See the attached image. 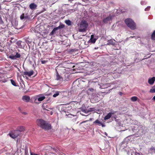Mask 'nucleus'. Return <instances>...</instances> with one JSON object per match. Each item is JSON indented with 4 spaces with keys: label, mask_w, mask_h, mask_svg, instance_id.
I'll use <instances>...</instances> for the list:
<instances>
[{
    "label": "nucleus",
    "mask_w": 155,
    "mask_h": 155,
    "mask_svg": "<svg viewBox=\"0 0 155 155\" xmlns=\"http://www.w3.org/2000/svg\"><path fill=\"white\" fill-rule=\"evenodd\" d=\"M57 69L58 70V71L56 70L57 74L56 80H62L63 77L60 76L58 72L60 73L61 74L62 73L63 74H64V76L65 77H64L63 78L65 79V80L68 81L69 79V75L68 74L65 73V69L64 68H62L60 67H58Z\"/></svg>",
    "instance_id": "f257e3e1"
},
{
    "label": "nucleus",
    "mask_w": 155,
    "mask_h": 155,
    "mask_svg": "<svg viewBox=\"0 0 155 155\" xmlns=\"http://www.w3.org/2000/svg\"><path fill=\"white\" fill-rule=\"evenodd\" d=\"M36 122L37 125L45 130H48L51 129V124L42 119L37 120Z\"/></svg>",
    "instance_id": "f03ea898"
},
{
    "label": "nucleus",
    "mask_w": 155,
    "mask_h": 155,
    "mask_svg": "<svg viewBox=\"0 0 155 155\" xmlns=\"http://www.w3.org/2000/svg\"><path fill=\"white\" fill-rule=\"evenodd\" d=\"M124 22L132 30H134L136 28L135 23L132 19L127 18L124 20Z\"/></svg>",
    "instance_id": "7ed1b4c3"
},
{
    "label": "nucleus",
    "mask_w": 155,
    "mask_h": 155,
    "mask_svg": "<svg viewBox=\"0 0 155 155\" xmlns=\"http://www.w3.org/2000/svg\"><path fill=\"white\" fill-rule=\"evenodd\" d=\"M88 25V24L86 21H82L80 24L79 31L80 32L85 31L86 30Z\"/></svg>",
    "instance_id": "20e7f679"
},
{
    "label": "nucleus",
    "mask_w": 155,
    "mask_h": 155,
    "mask_svg": "<svg viewBox=\"0 0 155 155\" xmlns=\"http://www.w3.org/2000/svg\"><path fill=\"white\" fill-rule=\"evenodd\" d=\"M19 133L18 131H15L9 133L8 135L13 139H15L19 135Z\"/></svg>",
    "instance_id": "39448f33"
},
{
    "label": "nucleus",
    "mask_w": 155,
    "mask_h": 155,
    "mask_svg": "<svg viewBox=\"0 0 155 155\" xmlns=\"http://www.w3.org/2000/svg\"><path fill=\"white\" fill-rule=\"evenodd\" d=\"M15 55L12 54L9 56V58L12 60H15L17 58H19L21 57V55L20 54L18 53L16 51V52L14 53Z\"/></svg>",
    "instance_id": "423d86ee"
},
{
    "label": "nucleus",
    "mask_w": 155,
    "mask_h": 155,
    "mask_svg": "<svg viewBox=\"0 0 155 155\" xmlns=\"http://www.w3.org/2000/svg\"><path fill=\"white\" fill-rule=\"evenodd\" d=\"M116 112L112 111L108 113L104 117V120H106L110 119L112 115L114 114Z\"/></svg>",
    "instance_id": "0eeeda50"
},
{
    "label": "nucleus",
    "mask_w": 155,
    "mask_h": 155,
    "mask_svg": "<svg viewBox=\"0 0 155 155\" xmlns=\"http://www.w3.org/2000/svg\"><path fill=\"white\" fill-rule=\"evenodd\" d=\"M112 19V17L110 16H108L107 17L104 18L102 22L104 24H107L108 21H110Z\"/></svg>",
    "instance_id": "6e6552de"
},
{
    "label": "nucleus",
    "mask_w": 155,
    "mask_h": 155,
    "mask_svg": "<svg viewBox=\"0 0 155 155\" xmlns=\"http://www.w3.org/2000/svg\"><path fill=\"white\" fill-rule=\"evenodd\" d=\"M23 74L24 75H27L29 77H30L33 75L34 74V71L33 70H31L29 72H24Z\"/></svg>",
    "instance_id": "1a4fd4ad"
},
{
    "label": "nucleus",
    "mask_w": 155,
    "mask_h": 155,
    "mask_svg": "<svg viewBox=\"0 0 155 155\" xmlns=\"http://www.w3.org/2000/svg\"><path fill=\"white\" fill-rule=\"evenodd\" d=\"M155 81V77L149 78L148 80V83L150 85L153 84Z\"/></svg>",
    "instance_id": "9d476101"
},
{
    "label": "nucleus",
    "mask_w": 155,
    "mask_h": 155,
    "mask_svg": "<svg viewBox=\"0 0 155 155\" xmlns=\"http://www.w3.org/2000/svg\"><path fill=\"white\" fill-rule=\"evenodd\" d=\"M22 99L23 101L28 102L30 100V97L28 96H24L22 97Z\"/></svg>",
    "instance_id": "9b49d317"
},
{
    "label": "nucleus",
    "mask_w": 155,
    "mask_h": 155,
    "mask_svg": "<svg viewBox=\"0 0 155 155\" xmlns=\"http://www.w3.org/2000/svg\"><path fill=\"white\" fill-rule=\"evenodd\" d=\"M29 7L30 9L33 10L36 8L37 5L34 3H32L29 5Z\"/></svg>",
    "instance_id": "f8f14e48"
},
{
    "label": "nucleus",
    "mask_w": 155,
    "mask_h": 155,
    "mask_svg": "<svg viewBox=\"0 0 155 155\" xmlns=\"http://www.w3.org/2000/svg\"><path fill=\"white\" fill-rule=\"evenodd\" d=\"M0 81L2 83H5L7 81L6 79H5L4 76V74H2L0 76Z\"/></svg>",
    "instance_id": "ddd939ff"
},
{
    "label": "nucleus",
    "mask_w": 155,
    "mask_h": 155,
    "mask_svg": "<svg viewBox=\"0 0 155 155\" xmlns=\"http://www.w3.org/2000/svg\"><path fill=\"white\" fill-rule=\"evenodd\" d=\"M93 124L96 125L101 126V122L98 119H97L93 122Z\"/></svg>",
    "instance_id": "4468645a"
},
{
    "label": "nucleus",
    "mask_w": 155,
    "mask_h": 155,
    "mask_svg": "<svg viewBox=\"0 0 155 155\" xmlns=\"http://www.w3.org/2000/svg\"><path fill=\"white\" fill-rule=\"evenodd\" d=\"M97 39L94 38V35H91L90 41L92 43H94L96 42Z\"/></svg>",
    "instance_id": "2eb2a0df"
},
{
    "label": "nucleus",
    "mask_w": 155,
    "mask_h": 155,
    "mask_svg": "<svg viewBox=\"0 0 155 155\" xmlns=\"http://www.w3.org/2000/svg\"><path fill=\"white\" fill-rule=\"evenodd\" d=\"M57 30H58L56 27L54 28L52 30L51 32L50 33L49 35L51 36L54 35L55 32V31Z\"/></svg>",
    "instance_id": "dca6fc26"
},
{
    "label": "nucleus",
    "mask_w": 155,
    "mask_h": 155,
    "mask_svg": "<svg viewBox=\"0 0 155 155\" xmlns=\"http://www.w3.org/2000/svg\"><path fill=\"white\" fill-rule=\"evenodd\" d=\"M64 26L65 25L64 24L61 23L59 26L57 27L56 28H57V30H58L59 29H61L64 28Z\"/></svg>",
    "instance_id": "f3484780"
},
{
    "label": "nucleus",
    "mask_w": 155,
    "mask_h": 155,
    "mask_svg": "<svg viewBox=\"0 0 155 155\" xmlns=\"http://www.w3.org/2000/svg\"><path fill=\"white\" fill-rule=\"evenodd\" d=\"M138 99V98L137 97L134 96L130 98V100L131 101L134 102L137 101Z\"/></svg>",
    "instance_id": "a211bd4d"
},
{
    "label": "nucleus",
    "mask_w": 155,
    "mask_h": 155,
    "mask_svg": "<svg viewBox=\"0 0 155 155\" xmlns=\"http://www.w3.org/2000/svg\"><path fill=\"white\" fill-rule=\"evenodd\" d=\"M151 39L152 40H155V30L153 31L151 35Z\"/></svg>",
    "instance_id": "6ab92c4d"
},
{
    "label": "nucleus",
    "mask_w": 155,
    "mask_h": 155,
    "mask_svg": "<svg viewBox=\"0 0 155 155\" xmlns=\"http://www.w3.org/2000/svg\"><path fill=\"white\" fill-rule=\"evenodd\" d=\"M27 18V16H25V14L24 13H22V14L20 16V18L21 20H23L25 18Z\"/></svg>",
    "instance_id": "aec40b11"
},
{
    "label": "nucleus",
    "mask_w": 155,
    "mask_h": 155,
    "mask_svg": "<svg viewBox=\"0 0 155 155\" xmlns=\"http://www.w3.org/2000/svg\"><path fill=\"white\" fill-rule=\"evenodd\" d=\"M108 44L109 45H114L115 44V42L112 40H110L108 41Z\"/></svg>",
    "instance_id": "412c9836"
},
{
    "label": "nucleus",
    "mask_w": 155,
    "mask_h": 155,
    "mask_svg": "<svg viewBox=\"0 0 155 155\" xmlns=\"http://www.w3.org/2000/svg\"><path fill=\"white\" fill-rule=\"evenodd\" d=\"M60 92L58 91H56L55 93L53 95V97H57V96L59 95Z\"/></svg>",
    "instance_id": "4be33fe9"
},
{
    "label": "nucleus",
    "mask_w": 155,
    "mask_h": 155,
    "mask_svg": "<svg viewBox=\"0 0 155 155\" xmlns=\"http://www.w3.org/2000/svg\"><path fill=\"white\" fill-rule=\"evenodd\" d=\"M45 98V97L44 96H42L40 97H39L38 100V101H41L43 100Z\"/></svg>",
    "instance_id": "5701e85b"
},
{
    "label": "nucleus",
    "mask_w": 155,
    "mask_h": 155,
    "mask_svg": "<svg viewBox=\"0 0 155 155\" xmlns=\"http://www.w3.org/2000/svg\"><path fill=\"white\" fill-rule=\"evenodd\" d=\"M6 26H5L4 25V23L3 24H0V29H3L5 28Z\"/></svg>",
    "instance_id": "b1692460"
},
{
    "label": "nucleus",
    "mask_w": 155,
    "mask_h": 155,
    "mask_svg": "<svg viewBox=\"0 0 155 155\" xmlns=\"http://www.w3.org/2000/svg\"><path fill=\"white\" fill-rule=\"evenodd\" d=\"M10 80L11 81L12 84L13 86H17L16 84V83L15 82V81L14 80H12V79H11Z\"/></svg>",
    "instance_id": "393cba45"
},
{
    "label": "nucleus",
    "mask_w": 155,
    "mask_h": 155,
    "mask_svg": "<svg viewBox=\"0 0 155 155\" xmlns=\"http://www.w3.org/2000/svg\"><path fill=\"white\" fill-rule=\"evenodd\" d=\"M19 130L18 131H23L24 130V127L22 126H20L19 127Z\"/></svg>",
    "instance_id": "a878e982"
},
{
    "label": "nucleus",
    "mask_w": 155,
    "mask_h": 155,
    "mask_svg": "<svg viewBox=\"0 0 155 155\" xmlns=\"http://www.w3.org/2000/svg\"><path fill=\"white\" fill-rule=\"evenodd\" d=\"M65 22L67 25H70L71 24V22L69 20H66L65 21Z\"/></svg>",
    "instance_id": "bb28decb"
},
{
    "label": "nucleus",
    "mask_w": 155,
    "mask_h": 155,
    "mask_svg": "<svg viewBox=\"0 0 155 155\" xmlns=\"http://www.w3.org/2000/svg\"><path fill=\"white\" fill-rule=\"evenodd\" d=\"M94 110V108H89L88 110V112L92 111Z\"/></svg>",
    "instance_id": "cd10ccee"
},
{
    "label": "nucleus",
    "mask_w": 155,
    "mask_h": 155,
    "mask_svg": "<svg viewBox=\"0 0 155 155\" xmlns=\"http://www.w3.org/2000/svg\"><path fill=\"white\" fill-rule=\"evenodd\" d=\"M41 61L42 64H45L48 61H47L41 60Z\"/></svg>",
    "instance_id": "c85d7f7f"
},
{
    "label": "nucleus",
    "mask_w": 155,
    "mask_h": 155,
    "mask_svg": "<svg viewBox=\"0 0 155 155\" xmlns=\"http://www.w3.org/2000/svg\"><path fill=\"white\" fill-rule=\"evenodd\" d=\"M150 150H154V152L155 153V148L153 146L151 147L150 149Z\"/></svg>",
    "instance_id": "c756f323"
},
{
    "label": "nucleus",
    "mask_w": 155,
    "mask_h": 155,
    "mask_svg": "<svg viewBox=\"0 0 155 155\" xmlns=\"http://www.w3.org/2000/svg\"><path fill=\"white\" fill-rule=\"evenodd\" d=\"M150 6H148L147 8H145V11H147L150 10Z\"/></svg>",
    "instance_id": "7c9ffc66"
},
{
    "label": "nucleus",
    "mask_w": 155,
    "mask_h": 155,
    "mask_svg": "<svg viewBox=\"0 0 155 155\" xmlns=\"http://www.w3.org/2000/svg\"><path fill=\"white\" fill-rule=\"evenodd\" d=\"M3 21L2 20L1 16H0V24H3Z\"/></svg>",
    "instance_id": "2f4dec72"
},
{
    "label": "nucleus",
    "mask_w": 155,
    "mask_h": 155,
    "mask_svg": "<svg viewBox=\"0 0 155 155\" xmlns=\"http://www.w3.org/2000/svg\"><path fill=\"white\" fill-rule=\"evenodd\" d=\"M13 39H14V38H12V37L11 38V40H10V41H9L11 43H12V40H13Z\"/></svg>",
    "instance_id": "473e14b6"
},
{
    "label": "nucleus",
    "mask_w": 155,
    "mask_h": 155,
    "mask_svg": "<svg viewBox=\"0 0 155 155\" xmlns=\"http://www.w3.org/2000/svg\"><path fill=\"white\" fill-rule=\"evenodd\" d=\"M89 90L91 91H93L94 89L93 88H91L89 89Z\"/></svg>",
    "instance_id": "72a5a7b5"
},
{
    "label": "nucleus",
    "mask_w": 155,
    "mask_h": 155,
    "mask_svg": "<svg viewBox=\"0 0 155 155\" xmlns=\"http://www.w3.org/2000/svg\"><path fill=\"white\" fill-rule=\"evenodd\" d=\"M101 125L102 126V127H104L105 126V125H104V124H102V123H101Z\"/></svg>",
    "instance_id": "f704fd0d"
},
{
    "label": "nucleus",
    "mask_w": 155,
    "mask_h": 155,
    "mask_svg": "<svg viewBox=\"0 0 155 155\" xmlns=\"http://www.w3.org/2000/svg\"><path fill=\"white\" fill-rule=\"evenodd\" d=\"M119 94L121 96V95H122V93L121 92H119Z\"/></svg>",
    "instance_id": "c9c22d12"
},
{
    "label": "nucleus",
    "mask_w": 155,
    "mask_h": 155,
    "mask_svg": "<svg viewBox=\"0 0 155 155\" xmlns=\"http://www.w3.org/2000/svg\"><path fill=\"white\" fill-rule=\"evenodd\" d=\"M12 0H5V1L7 2H10Z\"/></svg>",
    "instance_id": "e433bc0d"
},
{
    "label": "nucleus",
    "mask_w": 155,
    "mask_h": 155,
    "mask_svg": "<svg viewBox=\"0 0 155 155\" xmlns=\"http://www.w3.org/2000/svg\"><path fill=\"white\" fill-rule=\"evenodd\" d=\"M153 99L154 101H155V96H154L153 97Z\"/></svg>",
    "instance_id": "4c0bfd02"
},
{
    "label": "nucleus",
    "mask_w": 155,
    "mask_h": 155,
    "mask_svg": "<svg viewBox=\"0 0 155 155\" xmlns=\"http://www.w3.org/2000/svg\"><path fill=\"white\" fill-rule=\"evenodd\" d=\"M93 118H90V119L89 120L90 121H92L93 120Z\"/></svg>",
    "instance_id": "58836bf2"
},
{
    "label": "nucleus",
    "mask_w": 155,
    "mask_h": 155,
    "mask_svg": "<svg viewBox=\"0 0 155 155\" xmlns=\"http://www.w3.org/2000/svg\"><path fill=\"white\" fill-rule=\"evenodd\" d=\"M86 121H83L81 123H81H85Z\"/></svg>",
    "instance_id": "ea45409f"
},
{
    "label": "nucleus",
    "mask_w": 155,
    "mask_h": 155,
    "mask_svg": "<svg viewBox=\"0 0 155 155\" xmlns=\"http://www.w3.org/2000/svg\"><path fill=\"white\" fill-rule=\"evenodd\" d=\"M23 113L25 114H27V113L25 112H23Z\"/></svg>",
    "instance_id": "a19ab883"
},
{
    "label": "nucleus",
    "mask_w": 155,
    "mask_h": 155,
    "mask_svg": "<svg viewBox=\"0 0 155 155\" xmlns=\"http://www.w3.org/2000/svg\"><path fill=\"white\" fill-rule=\"evenodd\" d=\"M19 110H21V108L20 107H19Z\"/></svg>",
    "instance_id": "79ce46f5"
}]
</instances>
